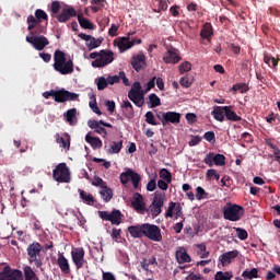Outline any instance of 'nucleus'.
I'll use <instances>...</instances> for the list:
<instances>
[{
    "mask_svg": "<svg viewBox=\"0 0 280 280\" xmlns=\"http://www.w3.org/2000/svg\"><path fill=\"white\" fill-rule=\"evenodd\" d=\"M52 67L55 71L61 75H70V73H73V60H67V55L62 50L55 51Z\"/></svg>",
    "mask_w": 280,
    "mask_h": 280,
    "instance_id": "f257e3e1",
    "label": "nucleus"
},
{
    "mask_svg": "<svg viewBox=\"0 0 280 280\" xmlns=\"http://www.w3.org/2000/svg\"><path fill=\"white\" fill-rule=\"evenodd\" d=\"M28 264H34L37 268H39L43 272V261L45 259V255L43 254V245L38 242H34L30 244L26 248Z\"/></svg>",
    "mask_w": 280,
    "mask_h": 280,
    "instance_id": "f03ea898",
    "label": "nucleus"
},
{
    "mask_svg": "<svg viewBox=\"0 0 280 280\" xmlns=\"http://www.w3.org/2000/svg\"><path fill=\"white\" fill-rule=\"evenodd\" d=\"M224 220L230 222H240L244 217V208L236 203L228 202L222 210Z\"/></svg>",
    "mask_w": 280,
    "mask_h": 280,
    "instance_id": "7ed1b4c3",
    "label": "nucleus"
},
{
    "mask_svg": "<svg viewBox=\"0 0 280 280\" xmlns=\"http://www.w3.org/2000/svg\"><path fill=\"white\" fill-rule=\"evenodd\" d=\"M145 91L141 88V83L136 81L132 83L130 91L128 92V98L138 108H141L145 104Z\"/></svg>",
    "mask_w": 280,
    "mask_h": 280,
    "instance_id": "20e7f679",
    "label": "nucleus"
},
{
    "mask_svg": "<svg viewBox=\"0 0 280 280\" xmlns=\"http://www.w3.org/2000/svg\"><path fill=\"white\" fill-rule=\"evenodd\" d=\"M136 34V32H129L126 37H118L114 40V46L118 47L120 54H124V51L132 49L133 46L141 45V38H131V36H135Z\"/></svg>",
    "mask_w": 280,
    "mask_h": 280,
    "instance_id": "39448f33",
    "label": "nucleus"
},
{
    "mask_svg": "<svg viewBox=\"0 0 280 280\" xmlns=\"http://www.w3.org/2000/svg\"><path fill=\"white\" fill-rule=\"evenodd\" d=\"M48 93L50 97L55 98V102H57V104H65V102H75V100L80 97V94L74 92H69L65 89H61L59 91L50 90L48 91Z\"/></svg>",
    "mask_w": 280,
    "mask_h": 280,
    "instance_id": "423d86ee",
    "label": "nucleus"
},
{
    "mask_svg": "<svg viewBox=\"0 0 280 280\" xmlns=\"http://www.w3.org/2000/svg\"><path fill=\"white\" fill-rule=\"evenodd\" d=\"M52 178L56 183H70L71 172L67 163H59L52 171Z\"/></svg>",
    "mask_w": 280,
    "mask_h": 280,
    "instance_id": "0eeeda50",
    "label": "nucleus"
},
{
    "mask_svg": "<svg viewBox=\"0 0 280 280\" xmlns=\"http://www.w3.org/2000/svg\"><path fill=\"white\" fill-rule=\"evenodd\" d=\"M143 237H147V240H151V242H163L161 228H159V225L150 223H143Z\"/></svg>",
    "mask_w": 280,
    "mask_h": 280,
    "instance_id": "6e6552de",
    "label": "nucleus"
},
{
    "mask_svg": "<svg viewBox=\"0 0 280 280\" xmlns=\"http://www.w3.org/2000/svg\"><path fill=\"white\" fill-rule=\"evenodd\" d=\"M115 60V52L113 50H101V56L92 61V67L94 69H102L103 67H108Z\"/></svg>",
    "mask_w": 280,
    "mask_h": 280,
    "instance_id": "1a4fd4ad",
    "label": "nucleus"
},
{
    "mask_svg": "<svg viewBox=\"0 0 280 280\" xmlns=\"http://www.w3.org/2000/svg\"><path fill=\"white\" fill-rule=\"evenodd\" d=\"M98 218H101V220H104L105 222H110L112 224H115V226H119V224H121L124 214L121 213V211L114 209L110 212L98 211Z\"/></svg>",
    "mask_w": 280,
    "mask_h": 280,
    "instance_id": "9d476101",
    "label": "nucleus"
},
{
    "mask_svg": "<svg viewBox=\"0 0 280 280\" xmlns=\"http://www.w3.org/2000/svg\"><path fill=\"white\" fill-rule=\"evenodd\" d=\"M48 20H49V16L47 15V13L43 9H37L35 11V16L32 14L27 16L28 32H32V30H34L36 25H40L43 21H48Z\"/></svg>",
    "mask_w": 280,
    "mask_h": 280,
    "instance_id": "9b49d317",
    "label": "nucleus"
},
{
    "mask_svg": "<svg viewBox=\"0 0 280 280\" xmlns=\"http://www.w3.org/2000/svg\"><path fill=\"white\" fill-rule=\"evenodd\" d=\"M128 180H131L133 189H139V183H141V175L132 171V168H128L126 172L120 174V183L122 185H128Z\"/></svg>",
    "mask_w": 280,
    "mask_h": 280,
    "instance_id": "f8f14e48",
    "label": "nucleus"
},
{
    "mask_svg": "<svg viewBox=\"0 0 280 280\" xmlns=\"http://www.w3.org/2000/svg\"><path fill=\"white\" fill-rule=\"evenodd\" d=\"M26 43H30L37 51H43L49 45V39L45 36H36L31 32V36H26Z\"/></svg>",
    "mask_w": 280,
    "mask_h": 280,
    "instance_id": "ddd939ff",
    "label": "nucleus"
},
{
    "mask_svg": "<svg viewBox=\"0 0 280 280\" xmlns=\"http://www.w3.org/2000/svg\"><path fill=\"white\" fill-rule=\"evenodd\" d=\"M203 162L206 163V165H209L210 167H213V165L222 167L223 165H226V156H224V154H215L213 152H209L205 156Z\"/></svg>",
    "mask_w": 280,
    "mask_h": 280,
    "instance_id": "4468645a",
    "label": "nucleus"
},
{
    "mask_svg": "<svg viewBox=\"0 0 280 280\" xmlns=\"http://www.w3.org/2000/svg\"><path fill=\"white\" fill-rule=\"evenodd\" d=\"M84 255H86L84 247H77L71 250L72 261L77 270H81V268H84V264H88L86 259H84Z\"/></svg>",
    "mask_w": 280,
    "mask_h": 280,
    "instance_id": "2eb2a0df",
    "label": "nucleus"
},
{
    "mask_svg": "<svg viewBox=\"0 0 280 280\" xmlns=\"http://www.w3.org/2000/svg\"><path fill=\"white\" fill-rule=\"evenodd\" d=\"M0 280H23V271L5 266L3 270L0 271Z\"/></svg>",
    "mask_w": 280,
    "mask_h": 280,
    "instance_id": "dca6fc26",
    "label": "nucleus"
},
{
    "mask_svg": "<svg viewBox=\"0 0 280 280\" xmlns=\"http://www.w3.org/2000/svg\"><path fill=\"white\" fill-rule=\"evenodd\" d=\"M165 65H178V61L182 60L180 55H178V49L174 47H167L166 52L163 56Z\"/></svg>",
    "mask_w": 280,
    "mask_h": 280,
    "instance_id": "f3484780",
    "label": "nucleus"
},
{
    "mask_svg": "<svg viewBox=\"0 0 280 280\" xmlns=\"http://www.w3.org/2000/svg\"><path fill=\"white\" fill-rule=\"evenodd\" d=\"M178 220L183 215V206L178 202L171 201L165 212V218H174Z\"/></svg>",
    "mask_w": 280,
    "mask_h": 280,
    "instance_id": "a211bd4d",
    "label": "nucleus"
},
{
    "mask_svg": "<svg viewBox=\"0 0 280 280\" xmlns=\"http://www.w3.org/2000/svg\"><path fill=\"white\" fill-rule=\"evenodd\" d=\"M133 209L138 213H148V208H145V202L143 201V196L139 192L133 195V200L131 201Z\"/></svg>",
    "mask_w": 280,
    "mask_h": 280,
    "instance_id": "6ab92c4d",
    "label": "nucleus"
},
{
    "mask_svg": "<svg viewBox=\"0 0 280 280\" xmlns=\"http://www.w3.org/2000/svg\"><path fill=\"white\" fill-rule=\"evenodd\" d=\"M74 16H78V11L73 8L62 9L61 13L57 15V21L59 23H67V21H71Z\"/></svg>",
    "mask_w": 280,
    "mask_h": 280,
    "instance_id": "aec40b11",
    "label": "nucleus"
},
{
    "mask_svg": "<svg viewBox=\"0 0 280 280\" xmlns=\"http://www.w3.org/2000/svg\"><path fill=\"white\" fill-rule=\"evenodd\" d=\"M57 264L62 275H71V265H69V259L65 257V254H58Z\"/></svg>",
    "mask_w": 280,
    "mask_h": 280,
    "instance_id": "412c9836",
    "label": "nucleus"
},
{
    "mask_svg": "<svg viewBox=\"0 0 280 280\" xmlns=\"http://www.w3.org/2000/svg\"><path fill=\"white\" fill-rule=\"evenodd\" d=\"M240 255V252L237 249L231 250L223 253L220 257L219 260L221 261V265L223 267L229 266L232 264L233 259H236V257Z\"/></svg>",
    "mask_w": 280,
    "mask_h": 280,
    "instance_id": "4be33fe9",
    "label": "nucleus"
},
{
    "mask_svg": "<svg viewBox=\"0 0 280 280\" xmlns=\"http://www.w3.org/2000/svg\"><path fill=\"white\" fill-rule=\"evenodd\" d=\"M168 124H180V113L166 112L163 114V126Z\"/></svg>",
    "mask_w": 280,
    "mask_h": 280,
    "instance_id": "5701e85b",
    "label": "nucleus"
},
{
    "mask_svg": "<svg viewBox=\"0 0 280 280\" xmlns=\"http://www.w3.org/2000/svg\"><path fill=\"white\" fill-rule=\"evenodd\" d=\"M131 67L139 73L145 69V55H136L131 58Z\"/></svg>",
    "mask_w": 280,
    "mask_h": 280,
    "instance_id": "b1692460",
    "label": "nucleus"
},
{
    "mask_svg": "<svg viewBox=\"0 0 280 280\" xmlns=\"http://www.w3.org/2000/svg\"><path fill=\"white\" fill-rule=\"evenodd\" d=\"M56 143L63 148V150H69L71 148V136L69 133H63V137L60 133L55 135Z\"/></svg>",
    "mask_w": 280,
    "mask_h": 280,
    "instance_id": "393cba45",
    "label": "nucleus"
},
{
    "mask_svg": "<svg viewBox=\"0 0 280 280\" xmlns=\"http://www.w3.org/2000/svg\"><path fill=\"white\" fill-rule=\"evenodd\" d=\"M88 126L89 128L94 130V132H97V135H102L103 139H106V137H108V131H106V128L102 127V122L97 120H89Z\"/></svg>",
    "mask_w": 280,
    "mask_h": 280,
    "instance_id": "a878e982",
    "label": "nucleus"
},
{
    "mask_svg": "<svg viewBox=\"0 0 280 280\" xmlns=\"http://www.w3.org/2000/svg\"><path fill=\"white\" fill-rule=\"evenodd\" d=\"M211 115L217 121H224V117H226V106H215Z\"/></svg>",
    "mask_w": 280,
    "mask_h": 280,
    "instance_id": "bb28decb",
    "label": "nucleus"
},
{
    "mask_svg": "<svg viewBox=\"0 0 280 280\" xmlns=\"http://www.w3.org/2000/svg\"><path fill=\"white\" fill-rule=\"evenodd\" d=\"M127 231L131 235V237L141 238V237H143V223L137 224V225H130L127 229Z\"/></svg>",
    "mask_w": 280,
    "mask_h": 280,
    "instance_id": "cd10ccee",
    "label": "nucleus"
},
{
    "mask_svg": "<svg viewBox=\"0 0 280 280\" xmlns=\"http://www.w3.org/2000/svg\"><path fill=\"white\" fill-rule=\"evenodd\" d=\"M175 259L179 264H189L191 261V256H189V254H187V250L178 249L175 253Z\"/></svg>",
    "mask_w": 280,
    "mask_h": 280,
    "instance_id": "c85d7f7f",
    "label": "nucleus"
},
{
    "mask_svg": "<svg viewBox=\"0 0 280 280\" xmlns=\"http://www.w3.org/2000/svg\"><path fill=\"white\" fill-rule=\"evenodd\" d=\"M121 108L124 109V115L127 119L135 118V107L132 106V103L129 101H124Z\"/></svg>",
    "mask_w": 280,
    "mask_h": 280,
    "instance_id": "c756f323",
    "label": "nucleus"
},
{
    "mask_svg": "<svg viewBox=\"0 0 280 280\" xmlns=\"http://www.w3.org/2000/svg\"><path fill=\"white\" fill-rule=\"evenodd\" d=\"M85 141H86V143H89L91 145V148H93V150H97V149L102 148V145H103L102 139H100L97 137H93L89 133L85 136Z\"/></svg>",
    "mask_w": 280,
    "mask_h": 280,
    "instance_id": "7c9ffc66",
    "label": "nucleus"
},
{
    "mask_svg": "<svg viewBox=\"0 0 280 280\" xmlns=\"http://www.w3.org/2000/svg\"><path fill=\"white\" fill-rule=\"evenodd\" d=\"M201 38L206 40H211V36H213V26H211V23H206L200 32Z\"/></svg>",
    "mask_w": 280,
    "mask_h": 280,
    "instance_id": "2f4dec72",
    "label": "nucleus"
},
{
    "mask_svg": "<svg viewBox=\"0 0 280 280\" xmlns=\"http://www.w3.org/2000/svg\"><path fill=\"white\" fill-rule=\"evenodd\" d=\"M225 119L228 121H242V116H238L231 106H225Z\"/></svg>",
    "mask_w": 280,
    "mask_h": 280,
    "instance_id": "473e14b6",
    "label": "nucleus"
},
{
    "mask_svg": "<svg viewBox=\"0 0 280 280\" xmlns=\"http://www.w3.org/2000/svg\"><path fill=\"white\" fill-rule=\"evenodd\" d=\"M79 196L81 200H83L84 205H90V207H93V205H95V197H93V195L82 189H79Z\"/></svg>",
    "mask_w": 280,
    "mask_h": 280,
    "instance_id": "72a5a7b5",
    "label": "nucleus"
},
{
    "mask_svg": "<svg viewBox=\"0 0 280 280\" xmlns=\"http://www.w3.org/2000/svg\"><path fill=\"white\" fill-rule=\"evenodd\" d=\"M77 16H78L79 25L83 27V30H95V24L89 21V19L84 18V15L79 14Z\"/></svg>",
    "mask_w": 280,
    "mask_h": 280,
    "instance_id": "f704fd0d",
    "label": "nucleus"
},
{
    "mask_svg": "<svg viewBox=\"0 0 280 280\" xmlns=\"http://www.w3.org/2000/svg\"><path fill=\"white\" fill-rule=\"evenodd\" d=\"M121 148H124V140H119L118 142L114 141L107 152L108 154H119L121 152Z\"/></svg>",
    "mask_w": 280,
    "mask_h": 280,
    "instance_id": "c9c22d12",
    "label": "nucleus"
},
{
    "mask_svg": "<svg viewBox=\"0 0 280 280\" xmlns=\"http://www.w3.org/2000/svg\"><path fill=\"white\" fill-rule=\"evenodd\" d=\"M242 277L244 279H259V270L257 268H253L252 270H244L243 273H242Z\"/></svg>",
    "mask_w": 280,
    "mask_h": 280,
    "instance_id": "e433bc0d",
    "label": "nucleus"
},
{
    "mask_svg": "<svg viewBox=\"0 0 280 280\" xmlns=\"http://www.w3.org/2000/svg\"><path fill=\"white\" fill-rule=\"evenodd\" d=\"M104 202H110L113 200V189L108 186H103V189L100 191Z\"/></svg>",
    "mask_w": 280,
    "mask_h": 280,
    "instance_id": "4c0bfd02",
    "label": "nucleus"
},
{
    "mask_svg": "<svg viewBox=\"0 0 280 280\" xmlns=\"http://www.w3.org/2000/svg\"><path fill=\"white\" fill-rule=\"evenodd\" d=\"M24 280H39L38 276H36V272L32 267L25 266L24 267Z\"/></svg>",
    "mask_w": 280,
    "mask_h": 280,
    "instance_id": "58836bf2",
    "label": "nucleus"
},
{
    "mask_svg": "<svg viewBox=\"0 0 280 280\" xmlns=\"http://www.w3.org/2000/svg\"><path fill=\"white\" fill-rule=\"evenodd\" d=\"M163 205H165V199L163 198V194L155 191L154 198L152 201V207L163 208Z\"/></svg>",
    "mask_w": 280,
    "mask_h": 280,
    "instance_id": "ea45409f",
    "label": "nucleus"
},
{
    "mask_svg": "<svg viewBox=\"0 0 280 280\" xmlns=\"http://www.w3.org/2000/svg\"><path fill=\"white\" fill-rule=\"evenodd\" d=\"M233 279V271H217L214 280H231Z\"/></svg>",
    "mask_w": 280,
    "mask_h": 280,
    "instance_id": "a19ab883",
    "label": "nucleus"
},
{
    "mask_svg": "<svg viewBox=\"0 0 280 280\" xmlns=\"http://www.w3.org/2000/svg\"><path fill=\"white\" fill-rule=\"evenodd\" d=\"M77 115H78V109L75 108L68 109L65 113L66 121H68L70 126H73V119H75Z\"/></svg>",
    "mask_w": 280,
    "mask_h": 280,
    "instance_id": "79ce46f5",
    "label": "nucleus"
},
{
    "mask_svg": "<svg viewBox=\"0 0 280 280\" xmlns=\"http://www.w3.org/2000/svg\"><path fill=\"white\" fill-rule=\"evenodd\" d=\"M159 175L162 180H165L166 183H172V172H170L167 168H162Z\"/></svg>",
    "mask_w": 280,
    "mask_h": 280,
    "instance_id": "37998d69",
    "label": "nucleus"
},
{
    "mask_svg": "<svg viewBox=\"0 0 280 280\" xmlns=\"http://www.w3.org/2000/svg\"><path fill=\"white\" fill-rule=\"evenodd\" d=\"M149 102L151 104V108H156V106H161V98L154 93L149 95Z\"/></svg>",
    "mask_w": 280,
    "mask_h": 280,
    "instance_id": "c03bdc74",
    "label": "nucleus"
},
{
    "mask_svg": "<svg viewBox=\"0 0 280 280\" xmlns=\"http://www.w3.org/2000/svg\"><path fill=\"white\" fill-rule=\"evenodd\" d=\"M108 79L101 77L97 79L96 86L98 91H104V89L108 88Z\"/></svg>",
    "mask_w": 280,
    "mask_h": 280,
    "instance_id": "a18cd8bd",
    "label": "nucleus"
},
{
    "mask_svg": "<svg viewBox=\"0 0 280 280\" xmlns=\"http://www.w3.org/2000/svg\"><path fill=\"white\" fill-rule=\"evenodd\" d=\"M248 85L246 83H236L232 86V91H240L241 93H248Z\"/></svg>",
    "mask_w": 280,
    "mask_h": 280,
    "instance_id": "49530a36",
    "label": "nucleus"
},
{
    "mask_svg": "<svg viewBox=\"0 0 280 280\" xmlns=\"http://www.w3.org/2000/svg\"><path fill=\"white\" fill-rule=\"evenodd\" d=\"M207 196H209V194L205 190V188L198 186L196 188V198L197 200H205V198H207Z\"/></svg>",
    "mask_w": 280,
    "mask_h": 280,
    "instance_id": "de8ad7c7",
    "label": "nucleus"
},
{
    "mask_svg": "<svg viewBox=\"0 0 280 280\" xmlns=\"http://www.w3.org/2000/svg\"><path fill=\"white\" fill-rule=\"evenodd\" d=\"M235 231L237 233L238 240L244 242L245 240H248V232L242 228H235Z\"/></svg>",
    "mask_w": 280,
    "mask_h": 280,
    "instance_id": "09e8293b",
    "label": "nucleus"
},
{
    "mask_svg": "<svg viewBox=\"0 0 280 280\" xmlns=\"http://www.w3.org/2000/svg\"><path fill=\"white\" fill-rule=\"evenodd\" d=\"M144 117H145L147 124H149L150 126H159V124L154 119V114L152 112H147Z\"/></svg>",
    "mask_w": 280,
    "mask_h": 280,
    "instance_id": "8fccbe9b",
    "label": "nucleus"
},
{
    "mask_svg": "<svg viewBox=\"0 0 280 280\" xmlns=\"http://www.w3.org/2000/svg\"><path fill=\"white\" fill-rule=\"evenodd\" d=\"M206 177L208 178V180H211L212 178H215V180H220V174L213 168L207 171Z\"/></svg>",
    "mask_w": 280,
    "mask_h": 280,
    "instance_id": "3c124183",
    "label": "nucleus"
},
{
    "mask_svg": "<svg viewBox=\"0 0 280 280\" xmlns=\"http://www.w3.org/2000/svg\"><path fill=\"white\" fill-rule=\"evenodd\" d=\"M188 71H191V62L186 61L179 65V73L183 75L184 73H187Z\"/></svg>",
    "mask_w": 280,
    "mask_h": 280,
    "instance_id": "603ef678",
    "label": "nucleus"
},
{
    "mask_svg": "<svg viewBox=\"0 0 280 280\" xmlns=\"http://www.w3.org/2000/svg\"><path fill=\"white\" fill-rule=\"evenodd\" d=\"M102 45V39H97L95 37H92L90 39V44L88 45L89 49H97Z\"/></svg>",
    "mask_w": 280,
    "mask_h": 280,
    "instance_id": "864d4df0",
    "label": "nucleus"
},
{
    "mask_svg": "<svg viewBox=\"0 0 280 280\" xmlns=\"http://www.w3.org/2000/svg\"><path fill=\"white\" fill-rule=\"evenodd\" d=\"M156 178L158 176L154 175L153 178L147 184V191H154L156 189Z\"/></svg>",
    "mask_w": 280,
    "mask_h": 280,
    "instance_id": "5fc2aeb1",
    "label": "nucleus"
},
{
    "mask_svg": "<svg viewBox=\"0 0 280 280\" xmlns=\"http://www.w3.org/2000/svg\"><path fill=\"white\" fill-rule=\"evenodd\" d=\"M112 240L119 242L121 240V229L114 228L112 230Z\"/></svg>",
    "mask_w": 280,
    "mask_h": 280,
    "instance_id": "6e6d98bb",
    "label": "nucleus"
},
{
    "mask_svg": "<svg viewBox=\"0 0 280 280\" xmlns=\"http://www.w3.org/2000/svg\"><path fill=\"white\" fill-rule=\"evenodd\" d=\"M155 8H158L156 12H162L167 10V2L164 0L158 1L156 4H153Z\"/></svg>",
    "mask_w": 280,
    "mask_h": 280,
    "instance_id": "4d7b16f0",
    "label": "nucleus"
},
{
    "mask_svg": "<svg viewBox=\"0 0 280 280\" xmlns=\"http://www.w3.org/2000/svg\"><path fill=\"white\" fill-rule=\"evenodd\" d=\"M191 82H192L191 78H189V77H183V78L180 79V81H179V84H180L182 86H184L185 89H189V86H191Z\"/></svg>",
    "mask_w": 280,
    "mask_h": 280,
    "instance_id": "13d9d810",
    "label": "nucleus"
},
{
    "mask_svg": "<svg viewBox=\"0 0 280 280\" xmlns=\"http://www.w3.org/2000/svg\"><path fill=\"white\" fill-rule=\"evenodd\" d=\"M120 81H121L120 74L119 75H109V77H107V82L110 85L119 84Z\"/></svg>",
    "mask_w": 280,
    "mask_h": 280,
    "instance_id": "bf43d9fd",
    "label": "nucleus"
},
{
    "mask_svg": "<svg viewBox=\"0 0 280 280\" xmlns=\"http://www.w3.org/2000/svg\"><path fill=\"white\" fill-rule=\"evenodd\" d=\"M117 32H119V25H117V24H112L110 27H109V30H108V35L112 36V37H115V36L118 35Z\"/></svg>",
    "mask_w": 280,
    "mask_h": 280,
    "instance_id": "052dcab7",
    "label": "nucleus"
},
{
    "mask_svg": "<svg viewBox=\"0 0 280 280\" xmlns=\"http://www.w3.org/2000/svg\"><path fill=\"white\" fill-rule=\"evenodd\" d=\"M203 139L206 141H209V143H212V141L214 142L215 141V132L213 131H207L205 135H203Z\"/></svg>",
    "mask_w": 280,
    "mask_h": 280,
    "instance_id": "680f3d73",
    "label": "nucleus"
},
{
    "mask_svg": "<svg viewBox=\"0 0 280 280\" xmlns=\"http://www.w3.org/2000/svg\"><path fill=\"white\" fill-rule=\"evenodd\" d=\"M92 185L94 187H101L102 189H104V187H106L104 179H102L101 177H95L94 180L92 182Z\"/></svg>",
    "mask_w": 280,
    "mask_h": 280,
    "instance_id": "e2e57ef3",
    "label": "nucleus"
},
{
    "mask_svg": "<svg viewBox=\"0 0 280 280\" xmlns=\"http://www.w3.org/2000/svg\"><path fill=\"white\" fill-rule=\"evenodd\" d=\"M186 120L188 124H196V121H198V116H196L194 113H188L186 114Z\"/></svg>",
    "mask_w": 280,
    "mask_h": 280,
    "instance_id": "0e129e2a",
    "label": "nucleus"
},
{
    "mask_svg": "<svg viewBox=\"0 0 280 280\" xmlns=\"http://www.w3.org/2000/svg\"><path fill=\"white\" fill-rule=\"evenodd\" d=\"M158 187L159 189H161L162 191H167V188L170 187V183H167L166 180L160 179L158 182Z\"/></svg>",
    "mask_w": 280,
    "mask_h": 280,
    "instance_id": "69168bd1",
    "label": "nucleus"
},
{
    "mask_svg": "<svg viewBox=\"0 0 280 280\" xmlns=\"http://www.w3.org/2000/svg\"><path fill=\"white\" fill-rule=\"evenodd\" d=\"M51 12H52V14H58L60 12V2L52 1V3H51Z\"/></svg>",
    "mask_w": 280,
    "mask_h": 280,
    "instance_id": "338daca9",
    "label": "nucleus"
},
{
    "mask_svg": "<svg viewBox=\"0 0 280 280\" xmlns=\"http://www.w3.org/2000/svg\"><path fill=\"white\" fill-rule=\"evenodd\" d=\"M186 280H207V279H205L202 276H200L198 273L191 272V273L188 275Z\"/></svg>",
    "mask_w": 280,
    "mask_h": 280,
    "instance_id": "774afa93",
    "label": "nucleus"
}]
</instances>
